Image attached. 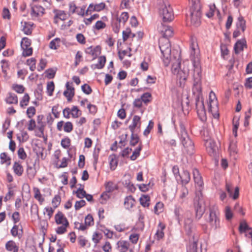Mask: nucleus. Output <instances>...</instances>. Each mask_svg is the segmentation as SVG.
Returning a JSON list of instances; mask_svg holds the SVG:
<instances>
[{"label": "nucleus", "instance_id": "54", "mask_svg": "<svg viewBox=\"0 0 252 252\" xmlns=\"http://www.w3.org/2000/svg\"><path fill=\"white\" fill-rule=\"evenodd\" d=\"M60 38L56 37L50 41L49 43V48L51 49L56 50L58 47H59V45H56V42H58V43L60 42Z\"/></svg>", "mask_w": 252, "mask_h": 252}, {"label": "nucleus", "instance_id": "41", "mask_svg": "<svg viewBox=\"0 0 252 252\" xmlns=\"http://www.w3.org/2000/svg\"><path fill=\"white\" fill-rule=\"evenodd\" d=\"M142 148V146L140 145L135 149L133 152L132 155L130 157V159L131 160H135L139 156Z\"/></svg>", "mask_w": 252, "mask_h": 252}, {"label": "nucleus", "instance_id": "56", "mask_svg": "<svg viewBox=\"0 0 252 252\" xmlns=\"http://www.w3.org/2000/svg\"><path fill=\"white\" fill-rule=\"evenodd\" d=\"M163 204L160 202L156 203L154 207V212L156 214L158 215L160 212L162 211Z\"/></svg>", "mask_w": 252, "mask_h": 252}, {"label": "nucleus", "instance_id": "27", "mask_svg": "<svg viewBox=\"0 0 252 252\" xmlns=\"http://www.w3.org/2000/svg\"><path fill=\"white\" fill-rule=\"evenodd\" d=\"M150 197L148 195L142 194L139 198L140 204L144 207H148L149 206Z\"/></svg>", "mask_w": 252, "mask_h": 252}, {"label": "nucleus", "instance_id": "6", "mask_svg": "<svg viewBox=\"0 0 252 252\" xmlns=\"http://www.w3.org/2000/svg\"><path fill=\"white\" fill-rule=\"evenodd\" d=\"M193 178L195 184L196 190L202 192L204 188V183L202 177L197 168L192 169Z\"/></svg>", "mask_w": 252, "mask_h": 252}, {"label": "nucleus", "instance_id": "50", "mask_svg": "<svg viewBox=\"0 0 252 252\" xmlns=\"http://www.w3.org/2000/svg\"><path fill=\"white\" fill-rule=\"evenodd\" d=\"M31 44V40L28 37H25L22 38L21 45L22 49L29 47Z\"/></svg>", "mask_w": 252, "mask_h": 252}, {"label": "nucleus", "instance_id": "34", "mask_svg": "<svg viewBox=\"0 0 252 252\" xmlns=\"http://www.w3.org/2000/svg\"><path fill=\"white\" fill-rule=\"evenodd\" d=\"M183 212V209L181 206L175 205L174 213L176 217V220L180 223L181 220V213Z\"/></svg>", "mask_w": 252, "mask_h": 252}, {"label": "nucleus", "instance_id": "5", "mask_svg": "<svg viewBox=\"0 0 252 252\" xmlns=\"http://www.w3.org/2000/svg\"><path fill=\"white\" fill-rule=\"evenodd\" d=\"M192 65L194 67V75H193V83L194 86L196 89L199 90V83L201 82V72L200 71V67L199 63L195 59L191 60Z\"/></svg>", "mask_w": 252, "mask_h": 252}, {"label": "nucleus", "instance_id": "53", "mask_svg": "<svg viewBox=\"0 0 252 252\" xmlns=\"http://www.w3.org/2000/svg\"><path fill=\"white\" fill-rule=\"evenodd\" d=\"M75 193L76 194V196L79 198H83L85 197L87 194V193L84 189L83 188H79L77 190H76Z\"/></svg>", "mask_w": 252, "mask_h": 252}, {"label": "nucleus", "instance_id": "18", "mask_svg": "<svg viewBox=\"0 0 252 252\" xmlns=\"http://www.w3.org/2000/svg\"><path fill=\"white\" fill-rule=\"evenodd\" d=\"M135 202V200L131 195L127 196L125 198L124 205L126 209L129 210L132 208Z\"/></svg>", "mask_w": 252, "mask_h": 252}, {"label": "nucleus", "instance_id": "24", "mask_svg": "<svg viewBox=\"0 0 252 252\" xmlns=\"http://www.w3.org/2000/svg\"><path fill=\"white\" fill-rule=\"evenodd\" d=\"M236 27L237 29H241L243 32L246 30V21L243 16H240L236 23Z\"/></svg>", "mask_w": 252, "mask_h": 252}, {"label": "nucleus", "instance_id": "57", "mask_svg": "<svg viewBox=\"0 0 252 252\" xmlns=\"http://www.w3.org/2000/svg\"><path fill=\"white\" fill-rule=\"evenodd\" d=\"M99 234L97 232H95L93 236L92 240L94 243V248L97 247V244L99 242L100 240L101 239V236L99 237Z\"/></svg>", "mask_w": 252, "mask_h": 252}, {"label": "nucleus", "instance_id": "2", "mask_svg": "<svg viewBox=\"0 0 252 252\" xmlns=\"http://www.w3.org/2000/svg\"><path fill=\"white\" fill-rule=\"evenodd\" d=\"M193 207L195 212V219L200 220L206 210V205L202 192L195 191L193 201Z\"/></svg>", "mask_w": 252, "mask_h": 252}, {"label": "nucleus", "instance_id": "47", "mask_svg": "<svg viewBox=\"0 0 252 252\" xmlns=\"http://www.w3.org/2000/svg\"><path fill=\"white\" fill-rule=\"evenodd\" d=\"M61 145L64 149H68L70 145V139L68 137H65L61 140Z\"/></svg>", "mask_w": 252, "mask_h": 252}, {"label": "nucleus", "instance_id": "51", "mask_svg": "<svg viewBox=\"0 0 252 252\" xmlns=\"http://www.w3.org/2000/svg\"><path fill=\"white\" fill-rule=\"evenodd\" d=\"M233 213L231 210V208L229 206H227L225 207V217L226 218V220H229L233 218Z\"/></svg>", "mask_w": 252, "mask_h": 252}, {"label": "nucleus", "instance_id": "61", "mask_svg": "<svg viewBox=\"0 0 252 252\" xmlns=\"http://www.w3.org/2000/svg\"><path fill=\"white\" fill-rule=\"evenodd\" d=\"M85 223L88 226H91L94 224V219L92 215L88 214L85 217Z\"/></svg>", "mask_w": 252, "mask_h": 252}, {"label": "nucleus", "instance_id": "8", "mask_svg": "<svg viewBox=\"0 0 252 252\" xmlns=\"http://www.w3.org/2000/svg\"><path fill=\"white\" fill-rule=\"evenodd\" d=\"M101 47L100 45H97L94 47L91 46L85 50L86 54L92 56L93 60L96 59L98 56L101 54Z\"/></svg>", "mask_w": 252, "mask_h": 252}, {"label": "nucleus", "instance_id": "3", "mask_svg": "<svg viewBox=\"0 0 252 252\" xmlns=\"http://www.w3.org/2000/svg\"><path fill=\"white\" fill-rule=\"evenodd\" d=\"M159 47L162 55V60L165 66L168 65L172 60L171 44L169 39H159Z\"/></svg>", "mask_w": 252, "mask_h": 252}, {"label": "nucleus", "instance_id": "43", "mask_svg": "<svg viewBox=\"0 0 252 252\" xmlns=\"http://www.w3.org/2000/svg\"><path fill=\"white\" fill-rule=\"evenodd\" d=\"M33 191L34 192V198L40 203H42L44 201V199L42 197L39 189L37 188L34 187L33 188Z\"/></svg>", "mask_w": 252, "mask_h": 252}, {"label": "nucleus", "instance_id": "48", "mask_svg": "<svg viewBox=\"0 0 252 252\" xmlns=\"http://www.w3.org/2000/svg\"><path fill=\"white\" fill-rule=\"evenodd\" d=\"M109 192L105 191L101 194L100 197V198L101 199V200L100 201L101 204H105L106 203L107 201L110 197V195L109 194Z\"/></svg>", "mask_w": 252, "mask_h": 252}, {"label": "nucleus", "instance_id": "49", "mask_svg": "<svg viewBox=\"0 0 252 252\" xmlns=\"http://www.w3.org/2000/svg\"><path fill=\"white\" fill-rule=\"evenodd\" d=\"M55 88L53 81L48 82L47 85V92L49 96H52Z\"/></svg>", "mask_w": 252, "mask_h": 252}, {"label": "nucleus", "instance_id": "62", "mask_svg": "<svg viewBox=\"0 0 252 252\" xmlns=\"http://www.w3.org/2000/svg\"><path fill=\"white\" fill-rule=\"evenodd\" d=\"M106 27V24L102 21H97L94 26H93V28L99 30L105 28Z\"/></svg>", "mask_w": 252, "mask_h": 252}, {"label": "nucleus", "instance_id": "4", "mask_svg": "<svg viewBox=\"0 0 252 252\" xmlns=\"http://www.w3.org/2000/svg\"><path fill=\"white\" fill-rule=\"evenodd\" d=\"M159 14L164 22H170L174 18L172 8L170 5H162L159 9Z\"/></svg>", "mask_w": 252, "mask_h": 252}, {"label": "nucleus", "instance_id": "63", "mask_svg": "<svg viewBox=\"0 0 252 252\" xmlns=\"http://www.w3.org/2000/svg\"><path fill=\"white\" fill-rule=\"evenodd\" d=\"M70 111L72 118H77L79 117V115L78 114V112L80 110L77 106H73L70 109Z\"/></svg>", "mask_w": 252, "mask_h": 252}, {"label": "nucleus", "instance_id": "16", "mask_svg": "<svg viewBox=\"0 0 252 252\" xmlns=\"http://www.w3.org/2000/svg\"><path fill=\"white\" fill-rule=\"evenodd\" d=\"M5 249L8 252H18L19 247L13 240H9L5 244Z\"/></svg>", "mask_w": 252, "mask_h": 252}, {"label": "nucleus", "instance_id": "46", "mask_svg": "<svg viewBox=\"0 0 252 252\" xmlns=\"http://www.w3.org/2000/svg\"><path fill=\"white\" fill-rule=\"evenodd\" d=\"M152 98V94L150 93H145L141 96L142 101L145 103H148L151 101L150 98Z\"/></svg>", "mask_w": 252, "mask_h": 252}, {"label": "nucleus", "instance_id": "19", "mask_svg": "<svg viewBox=\"0 0 252 252\" xmlns=\"http://www.w3.org/2000/svg\"><path fill=\"white\" fill-rule=\"evenodd\" d=\"M196 112L200 120L204 122L206 120L207 118L206 116V111L205 109L204 105L201 104V106L196 107Z\"/></svg>", "mask_w": 252, "mask_h": 252}, {"label": "nucleus", "instance_id": "23", "mask_svg": "<svg viewBox=\"0 0 252 252\" xmlns=\"http://www.w3.org/2000/svg\"><path fill=\"white\" fill-rule=\"evenodd\" d=\"M163 29L164 31L163 30L161 32L162 37L160 39L163 40L169 39V37L172 36L173 34V31L171 27L167 26L164 27Z\"/></svg>", "mask_w": 252, "mask_h": 252}, {"label": "nucleus", "instance_id": "17", "mask_svg": "<svg viewBox=\"0 0 252 252\" xmlns=\"http://www.w3.org/2000/svg\"><path fill=\"white\" fill-rule=\"evenodd\" d=\"M158 229L155 234L156 239L158 240H159L162 239L164 236V234L163 232V230L165 228V225L161 222L158 224Z\"/></svg>", "mask_w": 252, "mask_h": 252}, {"label": "nucleus", "instance_id": "12", "mask_svg": "<svg viewBox=\"0 0 252 252\" xmlns=\"http://www.w3.org/2000/svg\"><path fill=\"white\" fill-rule=\"evenodd\" d=\"M140 119V117L137 115H134L133 116L132 124L128 126V128L131 133L134 132V130L136 127H138V128L140 127L141 125Z\"/></svg>", "mask_w": 252, "mask_h": 252}, {"label": "nucleus", "instance_id": "25", "mask_svg": "<svg viewBox=\"0 0 252 252\" xmlns=\"http://www.w3.org/2000/svg\"><path fill=\"white\" fill-rule=\"evenodd\" d=\"M24 24L23 26L22 25L23 28L22 31L26 35L31 34L32 33V27L33 24L31 22H24Z\"/></svg>", "mask_w": 252, "mask_h": 252}, {"label": "nucleus", "instance_id": "11", "mask_svg": "<svg viewBox=\"0 0 252 252\" xmlns=\"http://www.w3.org/2000/svg\"><path fill=\"white\" fill-rule=\"evenodd\" d=\"M225 189L227 192L229 193L230 197H232L233 199L235 200L237 199L239 195V188L236 187L234 189V194H232V187L226 183L225 185Z\"/></svg>", "mask_w": 252, "mask_h": 252}, {"label": "nucleus", "instance_id": "14", "mask_svg": "<svg viewBox=\"0 0 252 252\" xmlns=\"http://www.w3.org/2000/svg\"><path fill=\"white\" fill-rule=\"evenodd\" d=\"M179 178L183 186L187 185L190 180V174L187 170H184L182 174L180 175Z\"/></svg>", "mask_w": 252, "mask_h": 252}, {"label": "nucleus", "instance_id": "15", "mask_svg": "<svg viewBox=\"0 0 252 252\" xmlns=\"http://www.w3.org/2000/svg\"><path fill=\"white\" fill-rule=\"evenodd\" d=\"M5 101L6 103L9 104H17L18 102V97L16 94L12 93H8L5 98Z\"/></svg>", "mask_w": 252, "mask_h": 252}, {"label": "nucleus", "instance_id": "37", "mask_svg": "<svg viewBox=\"0 0 252 252\" xmlns=\"http://www.w3.org/2000/svg\"><path fill=\"white\" fill-rule=\"evenodd\" d=\"M65 218L63 213L61 211L58 212L55 216V220L57 224H60L63 223L64 218Z\"/></svg>", "mask_w": 252, "mask_h": 252}, {"label": "nucleus", "instance_id": "64", "mask_svg": "<svg viewBox=\"0 0 252 252\" xmlns=\"http://www.w3.org/2000/svg\"><path fill=\"white\" fill-rule=\"evenodd\" d=\"M17 153L19 158L21 159H25L27 157V154L23 147L18 149Z\"/></svg>", "mask_w": 252, "mask_h": 252}, {"label": "nucleus", "instance_id": "44", "mask_svg": "<svg viewBox=\"0 0 252 252\" xmlns=\"http://www.w3.org/2000/svg\"><path fill=\"white\" fill-rule=\"evenodd\" d=\"M30 96L28 94H25L22 100L20 102V106L24 108L25 106H27L30 100Z\"/></svg>", "mask_w": 252, "mask_h": 252}, {"label": "nucleus", "instance_id": "30", "mask_svg": "<svg viewBox=\"0 0 252 252\" xmlns=\"http://www.w3.org/2000/svg\"><path fill=\"white\" fill-rule=\"evenodd\" d=\"M187 252H197V240L189 243L187 247Z\"/></svg>", "mask_w": 252, "mask_h": 252}, {"label": "nucleus", "instance_id": "52", "mask_svg": "<svg viewBox=\"0 0 252 252\" xmlns=\"http://www.w3.org/2000/svg\"><path fill=\"white\" fill-rule=\"evenodd\" d=\"M208 222L210 224L212 227L215 230L220 227V219H215L213 220H208Z\"/></svg>", "mask_w": 252, "mask_h": 252}, {"label": "nucleus", "instance_id": "36", "mask_svg": "<svg viewBox=\"0 0 252 252\" xmlns=\"http://www.w3.org/2000/svg\"><path fill=\"white\" fill-rule=\"evenodd\" d=\"M99 151H100L99 148H95L94 151L93 152V158H94L93 165L95 168H96V164L98 162Z\"/></svg>", "mask_w": 252, "mask_h": 252}, {"label": "nucleus", "instance_id": "28", "mask_svg": "<svg viewBox=\"0 0 252 252\" xmlns=\"http://www.w3.org/2000/svg\"><path fill=\"white\" fill-rule=\"evenodd\" d=\"M105 188L107 192L109 193L118 189V186L112 181H109L105 184Z\"/></svg>", "mask_w": 252, "mask_h": 252}, {"label": "nucleus", "instance_id": "1", "mask_svg": "<svg viewBox=\"0 0 252 252\" xmlns=\"http://www.w3.org/2000/svg\"><path fill=\"white\" fill-rule=\"evenodd\" d=\"M179 126L180 131V133H178V136L180 142L183 146L187 154L191 156L195 152L194 143L189 136L184 123L180 122Z\"/></svg>", "mask_w": 252, "mask_h": 252}, {"label": "nucleus", "instance_id": "35", "mask_svg": "<svg viewBox=\"0 0 252 252\" xmlns=\"http://www.w3.org/2000/svg\"><path fill=\"white\" fill-rule=\"evenodd\" d=\"M0 158L1 164L6 163L8 165L10 164L11 158L10 157H7L6 153H1L0 155Z\"/></svg>", "mask_w": 252, "mask_h": 252}, {"label": "nucleus", "instance_id": "45", "mask_svg": "<svg viewBox=\"0 0 252 252\" xmlns=\"http://www.w3.org/2000/svg\"><path fill=\"white\" fill-rule=\"evenodd\" d=\"M12 88L18 94H22L25 91V88L22 85L14 84L12 85Z\"/></svg>", "mask_w": 252, "mask_h": 252}, {"label": "nucleus", "instance_id": "22", "mask_svg": "<svg viewBox=\"0 0 252 252\" xmlns=\"http://www.w3.org/2000/svg\"><path fill=\"white\" fill-rule=\"evenodd\" d=\"M12 169L15 174L18 176H21L23 173L24 168L22 165L19 162H15L13 164Z\"/></svg>", "mask_w": 252, "mask_h": 252}, {"label": "nucleus", "instance_id": "55", "mask_svg": "<svg viewBox=\"0 0 252 252\" xmlns=\"http://www.w3.org/2000/svg\"><path fill=\"white\" fill-rule=\"evenodd\" d=\"M61 201V196L59 195H56L52 199V203L54 208H56L60 205Z\"/></svg>", "mask_w": 252, "mask_h": 252}, {"label": "nucleus", "instance_id": "31", "mask_svg": "<svg viewBox=\"0 0 252 252\" xmlns=\"http://www.w3.org/2000/svg\"><path fill=\"white\" fill-rule=\"evenodd\" d=\"M251 229L246 221L241 222L239 226V232L240 233L242 234L245 233L247 231Z\"/></svg>", "mask_w": 252, "mask_h": 252}, {"label": "nucleus", "instance_id": "33", "mask_svg": "<svg viewBox=\"0 0 252 252\" xmlns=\"http://www.w3.org/2000/svg\"><path fill=\"white\" fill-rule=\"evenodd\" d=\"M123 184L125 187L127 189L128 191L131 192H135L136 188L134 184L131 183L129 180H126Z\"/></svg>", "mask_w": 252, "mask_h": 252}, {"label": "nucleus", "instance_id": "26", "mask_svg": "<svg viewBox=\"0 0 252 252\" xmlns=\"http://www.w3.org/2000/svg\"><path fill=\"white\" fill-rule=\"evenodd\" d=\"M192 227V221L190 219L187 218L185 219L184 222V228L187 235H190L191 233Z\"/></svg>", "mask_w": 252, "mask_h": 252}, {"label": "nucleus", "instance_id": "7", "mask_svg": "<svg viewBox=\"0 0 252 252\" xmlns=\"http://www.w3.org/2000/svg\"><path fill=\"white\" fill-rule=\"evenodd\" d=\"M176 56L173 55L172 57L175 60V62H173L172 65V71L174 74H177L180 71V69L181 68V51L179 52L178 51H176Z\"/></svg>", "mask_w": 252, "mask_h": 252}, {"label": "nucleus", "instance_id": "21", "mask_svg": "<svg viewBox=\"0 0 252 252\" xmlns=\"http://www.w3.org/2000/svg\"><path fill=\"white\" fill-rule=\"evenodd\" d=\"M188 77V72L186 70H180L177 74V78L179 80L180 86L181 87L182 84L184 85Z\"/></svg>", "mask_w": 252, "mask_h": 252}, {"label": "nucleus", "instance_id": "29", "mask_svg": "<svg viewBox=\"0 0 252 252\" xmlns=\"http://www.w3.org/2000/svg\"><path fill=\"white\" fill-rule=\"evenodd\" d=\"M42 91L43 87L42 84H38L37 89L34 92V94L36 100H41L42 99Z\"/></svg>", "mask_w": 252, "mask_h": 252}, {"label": "nucleus", "instance_id": "9", "mask_svg": "<svg viewBox=\"0 0 252 252\" xmlns=\"http://www.w3.org/2000/svg\"><path fill=\"white\" fill-rule=\"evenodd\" d=\"M199 88L200 89L198 90L194 86V83H193V88L192 91L193 94H195V92L197 93V94L195 96V106L196 107H199L201 106V104L204 105L203 100L201 98V82L199 83Z\"/></svg>", "mask_w": 252, "mask_h": 252}, {"label": "nucleus", "instance_id": "40", "mask_svg": "<svg viewBox=\"0 0 252 252\" xmlns=\"http://www.w3.org/2000/svg\"><path fill=\"white\" fill-rule=\"evenodd\" d=\"M128 14L127 12H123L122 13L120 17L118 16L116 17V20L118 21L120 23L121 22L125 24L128 19Z\"/></svg>", "mask_w": 252, "mask_h": 252}, {"label": "nucleus", "instance_id": "42", "mask_svg": "<svg viewBox=\"0 0 252 252\" xmlns=\"http://www.w3.org/2000/svg\"><path fill=\"white\" fill-rule=\"evenodd\" d=\"M18 230L19 226L15 224L10 230V233L12 236L14 237H18L19 239H21V233H19Z\"/></svg>", "mask_w": 252, "mask_h": 252}, {"label": "nucleus", "instance_id": "32", "mask_svg": "<svg viewBox=\"0 0 252 252\" xmlns=\"http://www.w3.org/2000/svg\"><path fill=\"white\" fill-rule=\"evenodd\" d=\"M57 68H50L46 70L44 72L45 77L48 79H53L55 77Z\"/></svg>", "mask_w": 252, "mask_h": 252}, {"label": "nucleus", "instance_id": "58", "mask_svg": "<svg viewBox=\"0 0 252 252\" xmlns=\"http://www.w3.org/2000/svg\"><path fill=\"white\" fill-rule=\"evenodd\" d=\"M81 89L84 94L88 95L91 94L93 91L91 87L87 84H84L83 85L81 86Z\"/></svg>", "mask_w": 252, "mask_h": 252}, {"label": "nucleus", "instance_id": "20", "mask_svg": "<svg viewBox=\"0 0 252 252\" xmlns=\"http://www.w3.org/2000/svg\"><path fill=\"white\" fill-rule=\"evenodd\" d=\"M109 159L110 169L114 171L116 169L118 165V160L117 155L115 154H112L110 155Z\"/></svg>", "mask_w": 252, "mask_h": 252}, {"label": "nucleus", "instance_id": "13", "mask_svg": "<svg viewBox=\"0 0 252 252\" xmlns=\"http://www.w3.org/2000/svg\"><path fill=\"white\" fill-rule=\"evenodd\" d=\"M218 207L216 206H212L209 208V217L208 220H213L219 218V213L218 212Z\"/></svg>", "mask_w": 252, "mask_h": 252}, {"label": "nucleus", "instance_id": "59", "mask_svg": "<svg viewBox=\"0 0 252 252\" xmlns=\"http://www.w3.org/2000/svg\"><path fill=\"white\" fill-rule=\"evenodd\" d=\"M105 6V3L101 2L98 4H95L92 10L99 12L103 10Z\"/></svg>", "mask_w": 252, "mask_h": 252}, {"label": "nucleus", "instance_id": "39", "mask_svg": "<svg viewBox=\"0 0 252 252\" xmlns=\"http://www.w3.org/2000/svg\"><path fill=\"white\" fill-rule=\"evenodd\" d=\"M139 141V138L137 134L131 133L130 135V145L131 146H135Z\"/></svg>", "mask_w": 252, "mask_h": 252}, {"label": "nucleus", "instance_id": "60", "mask_svg": "<svg viewBox=\"0 0 252 252\" xmlns=\"http://www.w3.org/2000/svg\"><path fill=\"white\" fill-rule=\"evenodd\" d=\"M154 126V123L152 120H150L149 122V124L148 126L146 127V129L143 132V134L145 136H147L150 132L151 130L153 129Z\"/></svg>", "mask_w": 252, "mask_h": 252}, {"label": "nucleus", "instance_id": "10", "mask_svg": "<svg viewBox=\"0 0 252 252\" xmlns=\"http://www.w3.org/2000/svg\"><path fill=\"white\" fill-rule=\"evenodd\" d=\"M247 41L245 38L238 40L234 45V50L236 54H238L241 51L244 50V48H247Z\"/></svg>", "mask_w": 252, "mask_h": 252}, {"label": "nucleus", "instance_id": "38", "mask_svg": "<svg viewBox=\"0 0 252 252\" xmlns=\"http://www.w3.org/2000/svg\"><path fill=\"white\" fill-rule=\"evenodd\" d=\"M27 173L30 179H33L36 175V171L35 168L28 165L27 168Z\"/></svg>", "mask_w": 252, "mask_h": 252}]
</instances>
